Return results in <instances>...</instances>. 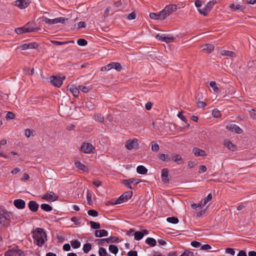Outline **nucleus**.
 <instances>
[{
    "instance_id": "1",
    "label": "nucleus",
    "mask_w": 256,
    "mask_h": 256,
    "mask_svg": "<svg viewBox=\"0 0 256 256\" xmlns=\"http://www.w3.org/2000/svg\"><path fill=\"white\" fill-rule=\"evenodd\" d=\"M11 214L8 211L0 209V232H4L10 226Z\"/></svg>"
},
{
    "instance_id": "2",
    "label": "nucleus",
    "mask_w": 256,
    "mask_h": 256,
    "mask_svg": "<svg viewBox=\"0 0 256 256\" xmlns=\"http://www.w3.org/2000/svg\"><path fill=\"white\" fill-rule=\"evenodd\" d=\"M33 238L36 244L39 246H42L46 238V234L43 229L36 228L33 232Z\"/></svg>"
},
{
    "instance_id": "3",
    "label": "nucleus",
    "mask_w": 256,
    "mask_h": 256,
    "mask_svg": "<svg viewBox=\"0 0 256 256\" xmlns=\"http://www.w3.org/2000/svg\"><path fill=\"white\" fill-rule=\"evenodd\" d=\"M5 256H25L24 252L19 249L18 246L9 248L4 253Z\"/></svg>"
},
{
    "instance_id": "4",
    "label": "nucleus",
    "mask_w": 256,
    "mask_h": 256,
    "mask_svg": "<svg viewBox=\"0 0 256 256\" xmlns=\"http://www.w3.org/2000/svg\"><path fill=\"white\" fill-rule=\"evenodd\" d=\"M132 192L130 190L124 192V194L121 195L117 200H114V202L112 203V204H120L123 202L128 201L132 198Z\"/></svg>"
},
{
    "instance_id": "5",
    "label": "nucleus",
    "mask_w": 256,
    "mask_h": 256,
    "mask_svg": "<svg viewBox=\"0 0 256 256\" xmlns=\"http://www.w3.org/2000/svg\"><path fill=\"white\" fill-rule=\"evenodd\" d=\"M125 146L128 150H136L138 147V140L136 138L129 140L126 142Z\"/></svg>"
},
{
    "instance_id": "6",
    "label": "nucleus",
    "mask_w": 256,
    "mask_h": 256,
    "mask_svg": "<svg viewBox=\"0 0 256 256\" xmlns=\"http://www.w3.org/2000/svg\"><path fill=\"white\" fill-rule=\"evenodd\" d=\"M140 182L141 180L140 179L132 178L124 180L122 181V184L129 188L132 190L134 188L132 187V184H134L136 185L140 183Z\"/></svg>"
},
{
    "instance_id": "7",
    "label": "nucleus",
    "mask_w": 256,
    "mask_h": 256,
    "mask_svg": "<svg viewBox=\"0 0 256 256\" xmlns=\"http://www.w3.org/2000/svg\"><path fill=\"white\" fill-rule=\"evenodd\" d=\"M65 79V76L62 78L60 76H52L50 78V82L55 86L60 87L62 84V80Z\"/></svg>"
},
{
    "instance_id": "8",
    "label": "nucleus",
    "mask_w": 256,
    "mask_h": 256,
    "mask_svg": "<svg viewBox=\"0 0 256 256\" xmlns=\"http://www.w3.org/2000/svg\"><path fill=\"white\" fill-rule=\"evenodd\" d=\"M81 151L86 154H90L92 152V150L94 149V146L90 143L84 142L81 146Z\"/></svg>"
},
{
    "instance_id": "9",
    "label": "nucleus",
    "mask_w": 256,
    "mask_h": 256,
    "mask_svg": "<svg viewBox=\"0 0 256 256\" xmlns=\"http://www.w3.org/2000/svg\"><path fill=\"white\" fill-rule=\"evenodd\" d=\"M226 128L229 131L238 134L243 133V130L238 126L234 124H229L226 126Z\"/></svg>"
},
{
    "instance_id": "10",
    "label": "nucleus",
    "mask_w": 256,
    "mask_h": 256,
    "mask_svg": "<svg viewBox=\"0 0 256 256\" xmlns=\"http://www.w3.org/2000/svg\"><path fill=\"white\" fill-rule=\"evenodd\" d=\"M58 198V196L56 195L54 192H46L44 194L42 198L48 201L54 202L57 200Z\"/></svg>"
},
{
    "instance_id": "11",
    "label": "nucleus",
    "mask_w": 256,
    "mask_h": 256,
    "mask_svg": "<svg viewBox=\"0 0 256 256\" xmlns=\"http://www.w3.org/2000/svg\"><path fill=\"white\" fill-rule=\"evenodd\" d=\"M38 47V44L36 42H30L28 44H24L17 48L18 49L26 50L28 49L36 48Z\"/></svg>"
},
{
    "instance_id": "12",
    "label": "nucleus",
    "mask_w": 256,
    "mask_h": 256,
    "mask_svg": "<svg viewBox=\"0 0 256 256\" xmlns=\"http://www.w3.org/2000/svg\"><path fill=\"white\" fill-rule=\"evenodd\" d=\"M15 6L20 9H24L27 8L30 4L29 0H17L14 2Z\"/></svg>"
},
{
    "instance_id": "13",
    "label": "nucleus",
    "mask_w": 256,
    "mask_h": 256,
    "mask_svg": "<svg viewBox=\"0 0 256 256\" xmlns=\"http://www.w3.org/2000/svg\"><path fill=\"white\" fill-rule=\"evenodd\" d=\"M156 38L162 42L167 43L172 42L174 40V38L173 36H168L164 34H158L156 35Z\"/></svg>"
},
{
    "instance_id": "14",
    "label": "nucleus",
    "mask_w": 256,
    "mask_h": 256,
    "mask_svg": "<svg viewBox=\"0 0 256 256\" xmlns=\"http://www.w3.org/2000/svg\"><path fill=\"white\" fill-rule=\"evenodd\" d=\"M14 204L18 209H23L25 208L26 202L22 199H16L14 201Z\"/></svg>"
},
{
    "instance_id": "15",
    "label": "nucleus",
    "mask_w": 256,
    "mask_h": 256,
    "mask_svg": "<svg viewBox=\"0 0 256 256\" xmlns=\"http://www.w3.org/2000/svg\"><path fill=\"white\" fill-rule=\"evenodd\" d=\"M162 180L164 183L169 182L168 170L167 168H163L161 171Z\"/></svg>"
},
{
    "instance_id": "16",
    "label": "nucleus",
    "mask_w": 256,
    "mask_h": 256,
    "mask_svg": "<svg viewBox=\"0 0 256 256\" xmlns=\"http://www.w3.org/2000/svg\"><path fill=\"white\" fill-rule=\"evenodd\" d=\"M28 206L30 210L32 212H36L38 208V204L34 200H31L28 204Z\"/></svg>"
},
{
    "instance_id": "17",
    "label": "nucleus",
    "mask_w": 256,
    "mask_h": 256,
    "mask_svg": "<svg viewBox=\"0 0 256 256\" xmlns=\"http://www.w3.org/2000/svg\"><path fill=\"white\" fill-rule=\"evenodd\" d=\"M164 10L170 15L172 12H175L177 9V6L176 4H169L166 6L164 8Z\"/></svg>"
},
{
    "instance_id": "18",
    "label": "nucleus",
    "mask_w": 256,
    "mask_h": 256,
    "mask_svg": "<svg viewBox=\"0 0 256 256\" xmlns=\"http://www.w3.org/2000/svg\"><path fill=\"white\" fill-rule=\"evenodd\" d=\"M108 235V232L104 230H96L95 231V236L96 237L106 236Z\"/></svg>"
},
{
    "instance_id": "19",
    "label": "nucleus",
    "mask_w": 256,
    "mask_h": 256,
    "mask_svg": "<svg viewBox=\"0 0 256 256\" xmlns=\"http://www.w3.org/2000/svg\"><path fill=\"white\" fill-rule=\"evenodd\" d=\"M70 91L72 94L74 96H78L80 93L79 88L74 85H72L70 87Z\"/></svg>"
},
{
    "instance_id": "20",
    "label": "nucleus",
    "mask_w": 256,
    "mask_h": 256,
    "mask_svg": "<svg viewBox=\"0 0 256 256\" xmlns=\"http://www.w3.org/2000/svg\"><path fill=\"white\" fill-rule=\"evenodd\" d=\"M75 166L78 169L84 172H88V170L86 166L79 162H75Z\"/></svg>"
},
{
    "instance_id": "21",
    "label": "nucleus",
    "mask_w": 256,
    "mask_h": 256,
    "mask_svg": "<svg viewBox=\"0 0 256 256\" xmlns=\"http://www.w3.org/2000/svg\"><path fill=\"white\" fill-rule=\"evenodd\" d=\"M192 152L196 156H204L206 155V153L204 150L198 148H194Z\"/></svg>"
},
{
    "instance_id": "22",
    "label": "nucleus",
    "mask_w": 256,
    "mask_h": 256,
    "mask_svg": "<svg viewBox=\"0 0 256 256\" xmlns=\"http://www.w3.org/2000/svg\"><path fill=\"white\" fill-rule=\"evenodd\" d=\"M173 162H176L178 164H182L183 162L182 156L180 154H174L172 156L171 159Z\"/></svg>"
},
{
    "instance_id": "23",
    "label": "nucleus",
    "mask_w": 256,
    "mask_h": 256,
    "mask_svg": "<svg viewBox=\"0 0 256 256\" xmlns=\"http://www.w3.org/2000/svg\"><path fill=\"white\" fill-rule=\"evenodd\" d=\"M34 24L31 22H28L24 26V28L26 29V32H30L35 30L36 28L34 27Z\"/></svg>"
},
{
    "instance_id": "24",
    "label": "nucleus",
    "mask_w": 256,
    "mask_h": 256,
    "mask_svg": "<svg viewBox=\"0 0 256 256\" xmlns=\"http://www.w3.org/2000/svg\"><path fill=\"white\" fill-rule=\"evenodd\" d=\"M212 194H209L206 198L202 199L200 202L201 203V204H202V206H204L208 202L212 200Z\"/></svg>"
},
{
    "instance_id": "25",
    "label": "nucleus",
    "mask_w": 256,
    "mask_h": 256,
    "mask_svg": "<svg viewBox=\"0 0 256 256\" xmlns=\"http://www.w3.org/2000/svg\"><path fill=\"white\" fill-rule=\"evenodd\" d=\"M214 46L211 44H206L204 46L202 50L207 52H210L214 50Z\"/></svg>"
},
{
    "instance_id": "26",
    "label": "nucleus",
    "mask_w": 256,
    "mask_h": 256,
    "mask_svg": "<svg viewBox=\"0 0 256 256\" xmlns=\"http://www.w3.org/2000/svg\"><path fill=\"white\" fill-rule=\"evenodd\" d=\"M136 172L140 174H146L148 170L143 166H139L136 168Z\"/></svg>"
},
{
    "instance_id": "27",
    "label": "nucleus",
    "mask_w": 256,
    "mask_h": 256,
    "mask_svg": "<svg viewBox=\"0 0 256 256\" xmlns=\"http://www.w3.org/2000/svg\"><path fill=\"white\" fill-rule=\"evenodd\" d=\"M221 54L222 56H228L231 58L236 56V54L234 52L226 50H223L221 52Z\"/></svg>"
},
{
    "instance_id": "28",
    "label": "nucleus",
    "mask_w": 256,
    "mask_h": 256,
    "mask_svg": "<svg viewBox=\"0 0 256 256\" xmlns=\"http://www.w3.org/2000/svg\"><path fill=\"white\" fill-rule=\"evenodd\" d=\"M146 243L150 246H154L156 245V240L152 238H148L146 240Z\"/></svg>"
},
{
    "instance_id": "29",
    "label": "nucleus",
    "mask_w": 256,
    "mask_h": 256,
    "mask_svg": "<svg viewBox=\"0 0 256 256\" xmlns=\"http://www.w3.org/2000/svg\"><path fill=\"white\" fill-rule=\"evenodd\" d=\"M112 69L114 68L118 72H120L122 70V66L118 62H112L110 64Z\"/></svg>"
},
{
    "instance_id": "30",
    "label": "nucleus",
    "mask_w": 256,
    "mask_h": 256,
    "mask_svg": "<svg viewBox=\"0 0 256 256\" xmlns=\"http://www.w3.org/2000/svg\"><path fill=\"white\" fill-rule=\"evenodd\" d=\"M216 3V0H210L207 3L204 8H206V10H207L208 12H210L211 10V9L213 8L215 4Z\"/></svg>"
},
{
    "instance_id": "31",
    "label": "nucleus",
    "mask_w": 256,
    "mask_h": 256,
    "mask_svg": "<svg viewBox=\"0 0 256 256\" xmlns=\"http://www.w3.org/2000/svg\"><path fill=\"white\" fill-rule=\"evenodd\" d=\"M158 158L160 160H161L162 161L166 162H170L171 160L170 156L168 154H160Z\"/></svg>"
},
{
    "instance_id": "32",
    "label": "nucleus",
    "mask_w": 256,
    "mask_h": 256,
    "mask_svg": "<svg viewBox=\"0 0 256 256\" xmlns=\"http://www.w3.org/2000/svg\"><path fill=\"white\" fill-rule=\"evenodd\" d=\"M66 20H67V19H66L64 18L63 17H60L54 19H52V24H58L59 22L64 24Z\"/></svg>"
},
{
    "instance_id": "33",
    "label": "nucleus",
    "mask_w": 256,
    "mask_h": 256,
    "mask_svg": "<svg viewBox=\"0 0 256 256\" xmlns=\"http://www.w3.org/2000/svg\"><path fill=\"white\" fill-rule=\"evenodd\" d=\"M144 234L142 231L136 232L134 234V240H140L144 236Z\"/></svg>"
},
{
    "instance_id": "34",
    "label": "nucleus",
    "mask_w": 256,
    "mask_h": 256,
    "mask_svg": "<svg viewBox=\"0 0 256 256\" xmlns=\"http://www.w3.org/2000/svg\"><path fill=\"white\" fill-rule=\"evenodd\" d=\"M210 86L213 89L214 92L218 93L220 92L219 88L216 86V82L214 81H212L210 83Z\"/></svg>"
},
{
    "instance_id": "35",
    "label": "nucleus",
    "mask_w": 256,
    "mask_h": 256,
    "mask_svg": "<svg viewBox=\"0 0 256 256\" xmlns=\"http://www.w3.org/2000/svg\"><path fill=\"white\" fill-rule=\"evenodd\" d=\"M50 42H51V43H52L54 44L60 46V45L66 44H68L72 43V42L74 43V41L72 40V41H66V42H58V41H56V40H51Z\"/></svg>"
},
{
    "instance_id": "36",
    "label": "nucleus",
    "mask_w": 256,
    "mask_h": 256,
    "mask_svg": "<svg viewBox=\"0 0 256 256\" xmlns=\"http://www.w3.org/2000/svg\"><path fill=\"white\" fill-rule=\"evenodd\" d=\"M85 106L90 110H92L96 108V106L90 101L86 102Z\"/></svg>"
},
{
    "instance_id": "37",
    "label": "nucleus",
    "mask_w": 256,
    "mask_h": 256,
    "mask_svg": "<svg viewBox=\"0 0 256 256\" xmlns=\"http://www.w3.org/2000/svg\"><path fill=\"white\" fill-rule=\"evenodd\" d=\"M41 208L46 212H50L52 210V208L50 206L46 204H42L40 206Z\"/></svg>"
},
{
    "instance_id": "38",
    "label": "nucleus",
    "mask_w": 256,
    "mask_h": 256,
    "mask_svg": "<svg viewBox=\"0 0 256 256\" xmlns=\"http://www.w3.org/2000/svg\"><path fill=\"white\" fill-rule=\"evenodd\" d=\"M166 220L168 222L174 224H176L178 222L179 220L177 218L172 216L168 217L166 218Z\"/></svg>"
},
{
    "instance_id": "39",
    "label": "nucleus",
    "mask_w": 256,
    "mask_h": 256,
    "mask_svg": "<svg viewBox=\"0 0 256 256\" xmlns=\"http://www.w3.org/2000/svg\"><path fill=\"white\" fill-rule=\"evenodd\" d=\"M108 249L111 252L115 254H116L118 251V248L116 246L113 244L110 245Z\"/></svg>"
},
{
    "instance_id": "40",
    "label": "nucleus",
    "mask_w": 256,
    "mask_h": 256,
    "mask_svg": "<svg viewBox=\"0 0 256 256\" xmlns=\"http://www.w3.org/2000/svg\"><path fill=\"white\" fill-rule=\"evenodd\" d=\"M79 90L84 93H88L91 89L90 86H86L82 85L78 86Z\"/></svg>"
},
{
    "instance_id": "41",
    "label": "nucleus",
    "mask_w": 256,
    "mask_h": 256,
    "mask_svg": "<svg viewBox=\"0 0 256 256\" xmlns=\"http://www.w3.org/2000/svg\"><path fill=\"white\" fill-rule=\"evenodd\" d=\"M169 16L170 15L167 14V12L164 10V8L159 12V16L160 17V20H164Z\"/></svg>"
},
{
    "instance_id": "42",
    "label": "nucleus",
    "mask_w": 256,
    "mask_h": 256,
    "mask_svg": "<svg viewBox=\"0 0 256 256\" xmlns=\"http://www.w3.org/2000/svg\"><path fill=\"white\" fill-rule=\"evenodd\" d=\"M106 239H108L109 243H118L121 242V240L119 239L116 236H110L108 238H106Z\"/></svg>"
},
{
    "instance_id": "43",
    "label": "nucleus",
    "mask_w": 256,
    "mask_h": 256,
    "mask_svg": "<svg viewBox=\"0 0 256 256\" xmlns=\"http://www.w3.org/2000/svg\"><path fill=\"white\" fill-rule=\"evenodd\" d=\"M226 146L230 150L234 151L235 150V146L230 142L228 141L225 142Z\"/></svg>"
},
{
    "instance_id": "44",
    "label": "nucleus",
    "mask_w": 256,
    "mask_h": 256,
    "mask_svg": "<svg viewBox=\"0 0 256 256\" xmlns=\"http://www.w3.org/2000/svg\"><path fill=\"white\" fill-rule=\"evenodd\" d=\"M99 255L100 256H109L110 255H108V254L106 250L100 247L98 250Z\"/></svg>"
},
{
    "instance_id": "45",
    "label": "nucleus",
    "mask_w": 256,
    "mask_h": 256,
    "mask_svg": "<svg viewBox=\"0 0 256 256\" xmlns=\"http://www.w3.org/2000/svg\"><path fill=\"white\" fill-rule=\"evenodd\" d=\"M92 248V246L90 244L87 243L84 245L83 250L84 253L87 254L89 252Z\"/></svg>"
},
{
    "instance_id": "46",
    "label": "nucleus",
    "mask_w": 256,
    "mask_h": 256,
    "mask_svg": "<svg viewBox=\"0 0 256 256\" xmlns=\"http://www.w3.org/2000/svg\"><path fill=\"white\" fill-rule=\"evenodd\" d=\"M71 245L73 248H78L80 247V242L77 240H72L71 242Z\"/></svg>"
},
{
    "instance_id": "47",
    "label": "nucleus",
    "mask_w": 256,
    "mask_h": 256,
    "mask_svg": "<svg viewBox=\"0 0 256 256\" xmlns=\"http://www.w3.org/2000/svg\"><path fill=\"white\" fill-rule=\"evenodd\" d=\"M90 226L93 229L97 230L98 228H100V224L98 222H96L93 221H90Z\"/></svg>"
},
{
    "instance_id": "48",
    "label": "nucleus",
    "mask_w": 256,
    "mask_h": 256,
    "mask_svg": "<svg viewBox=\"0 0 256 256\" xmlns=\"http://www.w3.org/2000/svg\"><path fill=\"white\" fill-rule=\"evenodd\" d=\"M212 114L214 117V118H220L221 116V113L218 110V109H214L212 110Z\"/></svg>"
},
{
    "instance_id": "49",
    "label": "nucleus",
    "mask_w": 256,
    "mask_h": 256,
    "mask_svg": "<svg viewBox=\"0 0 256 256\" xmlns=\"http://www.w3.org/2000/svg\"><path fill=\"white\" fill-rule=\"evenodd\" d=\"M88 215L92 216L93 217H96L98 214V212L94 210H88Z\"/></svg>"
},
{
    "instance_id": "50",
    "label": "nucleus",
    "mask_w": 256,
    "mask_h": 256,
    "mask_svg": "<svg viewBox=\"0 0 256 256\" xmlns=\"http://www.w3.org/2000/svg\"><path fill=\"white\" fill-rule=\"evenodd\" d=\"M77 43L80 46H85L87 44V41L83 38H80L77 40Z\"/></svg>"
},
{
    "instance_id": "51",
    "label": "nucleus",
    "mask_w": 256,
    "mask_h": 256,
    "mask_svg": "<svg viewBox=\"0 0 256 256\" xmlns=\"http://www.w3.org/2000/svg\"><path fill=\"white\" fill-rule=\"evenodd\" d=\"M152 150L154 152H158L159 150L160 146L158 144H154L153 142H151Z\"/></svg>"
},
{
    "instance_id": "52",
    "label": "nucleus",
    "mask_w": 256,
    "mask_h": 256,
    "mask_svg": "<svg viewBox=\"0 0 256 256\" xmlns=\"http://www.w3.org/2000/svg\"><path fill=\"white\" fill-rule=\"evenodd\" d=\"M26 29L24 28V26L22 28H18L16 29L15 31L18 34H22L26 32Z\"/></svg>"
},
{
    "instance_id": "53",
    "label": "nucleus",
    "mask_w": 256,
    "mask_h": 256,
    "mask_svg": "<svg viewBox=\"0 0 256 256\" xmlns=\"http://www.w3.org/2000/svg\"><path fill=\"white\" fill-rule=\"evenodd\" d=\"M150 17L152 19L154 20H160V17L159 16V13L156 14L154 12H151L150 14Z\"/></svg>"
},
{
    "instance_id": "54",
    "label": "nucleus",
    "mask_w": 256,
    "mask_h": 256,
    "mask_svg": "<svg viewBox=\"0 0 256 256\" xmlns=\"http://www.w3.org/2000/svg\"><path fill=\"white\" fill-rule=\"evenodd\" d=\"M108 239L102 238V239H97L96 240V242H97L98 244L100 245H102L105 242L108 244L109 241Z\"/></svg>"
},
{
    "instance_id": "55",
    "label": "nucleus",
    "mask_w": 256,
    "mask_h": 256,
    "mask_svg": "<svg viewBox=\"0 0 256 256\" xmlns=\"http://www.w3.org/2000/svg\"><path fill=\"white\" fill-rule=\"evenodd\" d=\"M250 116L253 120H256V110L254 109H252L250 111Z\"/></svg>"
},
{
    "instance_id": "56",
    "label": "nucleus",
    "mask_w": 256,
    "mask_h": 256,
    "mask_svg": "<svg viewBox=\"0 0 256 256\" xmlns=\"http://www.w3.org/2000/svg\"><path fill=\"white\" fill-rule=\"evenodd\" d=\"M178 116L180 118L183 122H185L187 124V122H188V120L187 118H186L185 116H184L183 114H182V112H179L178 114Z\"/></svg>"
},
{
    "instance_id": "57",
    "label": "nucleus",
    "mask_w": 256,
    "mask_h": 256,
    "mask_svg": "<svg viewBox=\"0 0 256 256\" xmlns=\"http://www.w3.org/2000/svg\"><path fill=\"white\" fill-rule=\"evenodd\" d=\"M14 117H15V114L11 112H8L7 113L6 116V118H8L10 120H12L14 118Z\"/></svg>"
},
{
    "instance_id": "58",
    "label": "nucleus",
    "mask_w": 256,
    "mask_h": 256,
    "mask_svg": "<svg viewBox=\"0 0 256 256\" xmlns=\"http://www.w3.org/2000/svg\"><path fill=\"white\" fill-rule=\"evenodd\" d=\"M42 22L48 24H52V19H50L46 17H42Z\"/></svg>"
},
{
    "instance_id": "59",
    "label": "nucleus",
    "mask_w": 256,
    "mask_h": 256,
    "mask_svg": "<svg viewBox=\"0 0 256 256\" xmlns=\"http://www.w3.org/2000/svg\"><path fill=\"white\" fill-rule=\"evenodd\" d=\"M71 220L76 225H79L80 224V222L78 218L76 216H73L71 218Z\"/></svg>"
},
{
    "instance_id": "60",
    "label": "nucleus",
    "mask_w": 256,
    "mask_h": 256,
    "mask_svg": "<svg viewBox=\"0 0 256 256\" xmlns=\"http://www.w3.org/2000/svg\"><path fill=\"white\" fill-rule=\"evenodd\" d=\"M191 207L192 208H193L194 210H196L198 208H200L203 206H202V204H201V203L200 202V203L198 204H191Z\"/></svg>"
},
{
    "instance_id": "61",
    "label": "nucleus",
    "mask_w": 256,
    "mask_h": 256,
    "mask_svg": "<svg viewBox=\"0 0 256 256\" xmlns=\"http://www.w3.org/2000/svg\"><path fill=\"white\" fill-rule=\"evenodd\" d=\"M136 15L134 12H132L130 14H128L127 16V18L128 20H132L136 18Z\"/></svg>"
},
{
    "instance_id": "62",
    "label": "nucleus",
    "mask_w": 256,
    "mask_h": 256,
    "mask_svg": "<svg viewBox=\"0 0 256 256\" xmlns=\"http://www.w3.org/2000/svg\"><path fill=\"white\" fill-rule=\"evenodd\" d=\"M198 12L200 14H204V16H206L208 15V11L207 10H206L205 8L201 10V9H198Z\"/></svg>"
},
{
    "instance_id": "63",
    "label": "nucleus",
    "mask_w": 256,
    "mask_h": 256,
    "mask_svg": "<svg viewBox=\"0 0 256 256\" xmlns=\"http://www.w3.org/2000/svg\"><path fill=\"white\" fill-rule=\"evenodd\" d=\"M211 248H212V247L210 245H209L208 244H205L202 245L201 246L200 249L202 250H210Z\"/></svg>"
},
{
    "instance_id": "64",
    "label": "nucleus",
    "mask_w": 256,
    "mask_h": 256,
    "mask_svg": "<svg viewBox=\"0 0 256 256\" xmlns=\"http://www.w3.org/2000/svg\"><path fill=\"white\" fill-rule=\"evenodd\" d=\"M128 256H138L137 252L136 250H130L128 253Z\"/></svg>"
}]
</instances>
